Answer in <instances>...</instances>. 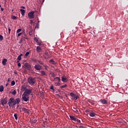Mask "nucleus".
Listing matches in <instances>:
<instances>
[{
  "label": "nucleus",
  "instance_id": "f257e3e1",
  "mask_svg": "<svg viewBox=\"0 0 128 128\" xmlns=\"http://www.w3.org/2000/svg\"><path fill=\"white\" fill-rule=\"evenodd\" d=\"M20 102L21 100H20V98L14 99L11 98L10 100H8H8L6 98H2V100H0V104L4 106V105L8 104V106L12 107V108H14V106H16V104H18Z\"/></svg>",
  "mask_w": 128,
  "mask_h": 128
},
{
  "label": "nucleus",
  "instance_id": "f03ea898",
  "mask_svg": "<svg viewBox=\"0 0 128 128\" xmlns=\"http://www.w3.org/2000/svg\"><path fill=\"white\" fill-rule=\"evenodd\" d=\"M32 89H24V94H22V96H29L30 93H32Z\"/></svg>",
  "mask_w": 128,
  "mask_h": 128
},
{
  "label": "nucleus",
  "instance_id": "7ed1b4c3",
  "mask_svg": "<svg viewBox=\"0 0 128 128\" xmlns=\"http://www.w3.org/2000/svg\"><path fill=\"white\" fill-rule=\"evenodd\" d=\"M35 79V78L30 77L28 78V84L32 86L33 84H34L36 83Z\"/></svg>",
  "mask_w": 128,
  "mask_h": 128
},
{
  "label": "nucleus",
  "instance_id": "20e7f679",
  "mask_svg": "<svg viewBox=\"0 0 128 128\" xmlns=\"http://www.w3.org/2000/svg\"><path fill=\"white\" fill-rule=\"evenodd\" d=\"M28 18L30 19L34 18V12L32 11L31 12H30L28 13Z\"/></svg>",
  "mask_w": 128,
  "mask_h": 128
},
{
  "label": "nucleus",
  "instance_id": "39448f33",
  "mask_svg": "<svg viewBox=\"0 0 128 128\" xmlns=\"http://www.w3.org/2000/svg\"><path fill=\"white\" fill-rule=\"evenodd\" d=\"M24 68L27 70H30V68H32V66L28 63H24Z\"/></svg>",
  "mask_w": 128,
  "mask_h": 128
},
{
  "label": "nucleus",
  "instance_id": "423d86ee",
  "mask_svg": "<svg viewBox=\"0 0 128 128\" xmlns=\"http://www.w3.org/2000/svg\"><path fill=\"white\" fill-rule=\"evenodd\" d=\"M29 96H22V100H24V102H27L30 100L29 98H28Z\"/></svg>",
  "mask_w": 128,
  "mask_h": 128
},
{
  "label": "nucleus",
  "instance_id": "0eeeda50",
  "mask_svg": "<svg viewBox=\"0 0 128 128\" xmlns=\"http://www.w3.org/2000/svg\"><path fill=\"white\" fill-rule=\"evenodd\" d=\"M34 69L36 70L40 71V70H42V66L40 65L37 64L34 65Z\"/></svg>",
  "mask_w": 128,
  "mask_h": 128
},
{
  "label": "nucleus",
  "instance_id": "6e6552de",
  "mask_svg": "<svg viewBox=\"0 0 128 128\" xmlns=\"http://www.w3.org/2000/svg\"><path fill=\"white\" fill-rule=\"evenodd\" d=\"M62 82H68V78H66V76H62V80L60 79Z\"/></svg>",
  "mask_w": 128,
  "mask_h": 128
},
{
  "label": "nucleus",
  "instance_id": "1a4fd4ad",
  "mask_svg": "<svg viewBox=\"0 0 128 128\" xmlns=\"http://www.w3.org/2000/svg\"><path fill=\"white\" fill-rule=\"evenodd\" d=\"M90 117L94 118L96 116V112L94 111H91V112H89Z\"/></svg>",
  "mask_w": 128,
  "mask_h": 128
},
{
  "label": "nucleus",
  "instance_id": "9d476101",
  "mask_svg": "<svg viewBox=\"0 0 128 128\" xmlns=\"http://www.w3.org/2000/svg\"><path fill=\"white\" fill-rule=\"evenodd\" d=\"M100 104H108V101H106V100H100Z\"/></svg>",
  "mask_w": 128,
  "mask_h": 128
},
{
  "label": "nucleus",
  "instance_id": "9b49d317",
  "mask_svg": "<svg viewBox=\"0 0 128 128\" xmlns=\"http://www.w3.org/2000/svg\"><path fill=\"white\" fill-rule=\"evenodd\" d=\"M27 40L26 34H24L22 36V37L21 38V42H22V40Z\"/></svg>",
  "mask_w": 128,
  "mask_h": 128
},
{
  "label": "nucleus",
  "instance_id": "f8f14e48",
  "mask_svg": "<svg viewBox=\"0 0 128 128\" xmlns=\"http://www.w3.org/2000/svg\"><path fill=\"white\" fill-rule=\"evenodd\" d=\"M54 81L59 82H62L60 80V78H59V77L54 78Z\"/></svg>",
  "mask_w": 128,
  "mask_h": 128
},
{
  "label": "nucleus",
  "instance_id": "ddd939ff",
  "mask_svg": "<svg viewBox=\"0 0 128 128\" xmlns=\"http://www.w3.org/2000/svg\"><path fill=\"white\" fill-rule=\"evenodd\" d=\"M36 51H37V52H42V48L40 46H37V48H36Z\"/></svg>",
  "mask_w": 128,
  "mask_h": 128
},
{
  "label": "nucleus",
  "instance_id": "4468645a",
  "mask_svg": "<svg viewBox=\"0 0 128 128\" xmlns=\"http://www.w3.org/2000/svg\"><path fill=\"white\" fill-rule=\"evenodd\" d=\"M72 109H73L74 112H75V113L76 114H78V109H77V108L75 106L72 108Z\"/></svg>",
  "mask_w": 128,
  "mask_h": 128
},
{
  "label": "nucleus",
  "instance_id": "2eb2a0df",
  "mask_svg": "<svg viewBox=\"0 0 128 128\" xmlns=\"http://www.w3.org/2000/svg\"><path fill=\"white\" fill-rule=\"evenodd\" d=\"M8 62V60H6V58H4V59H2V65H6V62Z\"/></svg>",
  "mask_w": 128,
  "mask_h": 128
},
{
  "label": "nucleus",
  "instance_id": "dca6fc26",
  "mask_svg": "<svg viewBox=\"0 0 128 128\" xmlns=\"http://www.w3.org/2000/svg\"><path fill=\"white\" fill-rule=\"evenodd\" d=\"M68 117L70 118V120H78V119L76 118H74V116H68Z\"/></svg>",
  "mask_w": 128,
  "mask_h": 128
},
{
  "label": "nucleus",
  "instance_id": "f3484780",
  "mask_svg": "<svg viewBox=\"0 0 128 128\" xmlns=\"http://www.w3.org/2000/svg\"><path fill=\"white\" fill-rule=\"evenodd\" d=\"M49 58V54H48V52H45L44 53V58L46 59Z\"/></svg>",
  "mask_w": 128,
  "mask_h": 128
},
{
  "label": "nucleus",
  "instance_id": "a211bd4d",
  "mask_svg": "<svg viewBox=\"0 0 128 128\" xmlns=\"http://www.w3.org/2000/svg\"><path fill=\"white\" fill-rule=\"evenodd\" d=\"M38 64H40V65H43V66H44V68H45L46 69V66L44 65V63H43V62H42V61L38 60Z\"/></svg>",
  "mask_w": 128,
  "mask_h": 128
},
{
  "label": "nucleus",
  "instance_id": "6ab92c4d",
  "mask_svg": "<svg viewBox=\"0 0 128 128\" xmlns=\"http://www.w3.org/2000/svg\"><path fill=\"white\" fill-rule=\"evenodd\" d=\"M87 102H88V103L92 105H94L96 104V102H94V101H93L92 100H88Z\"/></svg>",
  "mask_w": 128,
  "mask_h": 128
},
{
  "label": "nucleus",
  "instance_id": "aec40b11",
  "mask_svg": "<svg viewBox=\"0 0 128 128\" xmlns=\"http://www.w3.org/2000/svg\"><path fill=\"white\" fill-rule=\"evenodd\" d=\"M20 12H21V15H22V16H24L25 12L24 10L20 9Z\"/></svg>",
  "mask_w": 128,
  "mask_h": 128
},
{
  "label": "nucleus",
  "instance_id": "412c9836",
  "mask_svg": "<svg viewBox=\"0 0 128 128\" xmlns=\"http://www.w3.org/2000/svg\"><path fill=\"white\" fill-rule=\"evenodd\" d=\"M49 63H50L53 65H55L56 64L55 62L54 61V60H49Z\"/></svg>",
  "mask_w": 128,
  "mask_h": 128
},
{
  "label": "nucleus",
  "instance_id": "4be33fe9",
  "mask_svg": "<svg viewBox=\"0 0 128 128\" xmlns=\"http://www.w3.org/2000/svg\"><path fill=\"white\" fill-rule=\"evenodd\" d=\"M22 34L26 35V34H24V31H23L22 32L18 34V36H21V35H22Z\"/></svg>",
  "mask_w": 128,
  "mask_h": 128
},
{
  "label": "nucleus",
  "instance_id": "5701e85b",
  "mask_svg": "<svg viewBox=\"0 0 128 128\" xmlns=\"http://www.w3.org/2000/svg\"><path fill=\"white\" fill-rule=\"evenodd\" d=\"M70 96H71V97L77 96H76V94H74L72 92H70Z\"/></svg>",
  "mask_w": 128,
  "mask_h": 128
},
{
  "label": "nucleus",
  "instance_id": "b1692460",
  "mask_svg": "<svg viewBox=\"0 0 128 128\" xmlns=\"http://www.w3.org/2000/svg\"><path fill=\"white\" fill-rule=\"evenodd\" d=\"M22 111H24V112H28V110L27 108H22Z\"/></svg>",
  "mask_w": 128,
  "mask_h": 128
},
{
  "label": "nucleus",
  "instance_id": "393cba45",
  "mask_svg": "<svg viewBox=\"0 0 128 128\" xmlns=\"http://www.w3.org/2000/svg\"><path fill=\"white\" fill-rule=\"evenodd\" d=\"M10 93H11V94H12V96L16 95V90H14V91L11 92Z\"/></svg>",
  "mask_w": 128,
  "mask_h": 128
},
{
  "label": "nucleus",
  "instance_id": "a878e982",
  "mask_svg": "<svg viewBox=\"0 0 128 128\" xmlns=\"http://www.w3.org/2000/svg\"><path fill=\"white\" fill-rule=\"evenodd\" d=\"M4 91V86H0V92H2Z\"/></svg>",
  "mask_w": 128,
  "mask_h": 128
},
{
  "label": "nucleus",
  "instance_id": "bb28decb",
  "mask_svg": "<svg viewBox=\"0 0 128 128\" xmlns=\"http://www.w3.org/2000/svg\"><path fill=\"white\" fill-rule=\"evenodd\" d=\"M22 54H20V56H18V60H21V56H22Z\"/></svg>",
  "mask_w": 128,
  "mask_h": 128
},
{
  "label": "nucleus",
  "instance_id": "cd10ccee",
  "mask_svg": "<svg viewBox=\"0 0 128 128\" xmlns=\"http://www.w3.org/2000/svg\"><path fill=\"white\" fill-rule=\"evenodd\" d=\"M66 86H68V85L64 84L62 86H60V88H66Z\"/></svg>",
  "mask_w": 128,
  "mask_h": 128
},
{
  "label": "nucleus",
  "instance_id": "c85d7f7f",
  "mask_svg": "<svg viewBox=\"0 0 128 128\" xmlns=\"http://www.w3.org/2000/svg\"><path fill=\"white\" fill-rule=\"evenodd\" d=\"M73 120L74 122H78V123H81V121L79 120Z\"/></svg>",
  "mask_w": 128,
  "mask_h": 128
},
{
  "label": "nucleus",
  "instance_id": "c756f323",
  "mask_svg": "<svg viewBox=\"0 0 128 128\" xmlns=\"http://www.w3.org/2000/svg\"><path fill=\"white\" fill-rule=\"evenodd\" d=\"M39 28V24L37 23V24H36V26H34V28Z\"/></svg>",
  "mask_w": 128,
  "mask_h": 128
},
{
  "label": "nucleus",
  "instance_id": "7c9ffc66",
  "mask_svg": "<svg viewBox=\"0 0 128 128\" xmlns=\"http://www.w3.org/2000/svg\"><path fill=\"white\" fill-rule=\"evenodd\" d=\"M30 55V52H26V54H24V56H28Z\"/></svg>",
  "mask_w": 128,
  "mask_h": 128
},
{
  "label": "nucleus",
  "instance_id": "2f4dec72",
  "mask_svg": "<svg viewBox=\"0 0 128 128\" xmlns=\"http://www.w3.org/2000/svg\"><path fill=\"white\" fill-rule=\"evenodd\" d=\"M11 18H12L14 20H16V17L14 16H11Z\"/></svg>",
  "mask_w": 128,
  "mask_h": 128
},
{
  "label": "nucleus",
  "instance_id": "473e14b6",
  "mask_svg": "<svg viewBox=\"0 0 128 128\" xmlns=\"http://www.w3.org/2000/svg\"><path fill=\"white\" fill-rule=\"evenodd\" d=\"M41 74H42V76H46V72L44 71H42L40 72Z\"/></svg>",
  "mask_w": 128,
  "mask_h": 128
},
{
  "label": "nucleus",
  "instance_id": "72a5a7b5",
  "mask_svg": "<svg viewBox=\"0 0 128 128\" xmlns=\"http://www.w3.org/2000/svg\"><path fill=\"white\" fill-rule=\"evenodd\" d=\"M21 31H22V29H21V28H20V29L18 30V31H16V33L18 34V33H20V32H21Z\"/></svg>",
  "mask_w": 128,
  "mask_h": 128
},
{
  "label": "nucleus",
  "instance_id": "f704fd0d",
  "mask_svg": "<svg viewBox=\"0 0 128 128\" xmlns=\"http://www.w3.org/2000/svg\"><path fill=\"white\" fill-rule=\"evenodd\" d=\"M14 117L15 118V120H17V114H14Z\"/></svg>",
  "mask_w": 128,
  "mask_h": 128
},
{
  "label": "nucleus",
  "instance_id": "c9c22d12",
  "mask_svg": "<svg viewBox=\"0 0 128 128\" xmlns=\"http://www.w3.org/2000/svg\"><path fill=\"white\" fill-rule=\"evenodd\" d=\"M11 86H14V80L11 81Z\"/></svg>",
  "mask_w": 128,
  "mask_h": 128
},
{
  "label": "nucleus",
  "instance_id": "e433bc0d",
  "mask_svg": "<svg viewBox=\"0 0 128 128\" xmlns=\"http://www.w3.org/2000/svg\"><path fill=\"white\" fill-rule=\"evenodd\" d=\"M20 61H18V66L21 67V64L19 62Z\"/></svg>",
  "mask_w": 128,
  "mask_h": 128
},
{
  "label": "nucleus",
  "instance_id": "4c0bfd02",
  "mask_svg": "<svg viewBox=\"0 0 128 128\" xmlns=\"http://www.w3.org/2000/svg\"><path fill=\"white\" fill-rule=\"evenodd\" d=\"M72 98H74V99H75V100H77V98H78V96H72Z\"/></svg>",
  "mask_w": 128,
  "mask_h": 128
},
{
  "label": "nucleus",
  "instance_id": "58836bf2",
  "mask_svg": "<svg viewBox=\"0 0 128 128\" xmlns=\"http://www.w3.org/2000/svg\"><path fill=\"white\" fill-rule=\"evenodd\" d=\"M3 37L2 35H0V41H2Z\"/></svg>",
  "mask_w": 128,
  "mask_h": 128
},
{
  "label": "nucleus",
  "instance_id": "ea45409f",
  "mask_svg": "<svg viewBox=\"0 0 128 128\" xmlns=\"http://www.w3.org/2000/svg\"><path fill=\"white\" fill-rule=\"evenodd\" d=\"M52 77L53 78H55V74L54 73L52 74Z\"/></svg>",
  "mask_w": 128,
  "mask_h": 128
},
{
  "label": "nucleus",
  "instance_id": "a19ab883",
  "mask_svg": "<svg viewBox=\"0 0 128 128\" xmlns=\"http://www.w3.org/2000/svg\"><path fill=\"white\" fill-rule=\"evenodd\" d=\"M50 90H54V86H50Z\"/></svg>",
  "mask_w": 128,
  "mask_h": 128
},
{
  "label": "nucleus",
  "instance_id": "79ce46f5",
  "mask_svg": "<svg viewBox=\"0 0 128 128\" xmlns=\"http://www.w3.org/2000/svg\"><path fill=\"white\" fill-rule=\"evenodd\" d=\"M55 84H56V86H60V83L56 82V83H55Z\"/></svg>",
  "mask_w": 128,
  "mask_h": 128
},
{
  "label": "nucleus",
  "instance_id": "37998d69",
  "mask_svg": "<svg viewBox=\"0 0 128 128\" xmlns=\"http://www.w3.org/2000/svg\"><path fill=\"white\" fill-rule=\"evenodd\" d=\"M34 42H38V40L36 39V38H34Z\"/></svg>",
  "mask_w": 128,
  "mask_h": 128
},
{
  "label": "nucleus",
  "instance_id": "c03bdc74",
  "mask_svg": "<svg viewBox=\"0 0 128 128\" xmlns=\"http://www.w3.org/2000/svg\"><path fill=\"white\" fill-rule=\"evenodd\" d=\"M8 34H10V32H11V29H10V28H8Z\"/></svg>",
  "mask_w": 128,
  "mask_h": 128
},
{
  "label": "nucleus",
  "instance_id": "a18cd8bd",
  "mask_svg": "<svg viewBox=\"0 0 128 128\" xmlns=\"http://www.w3.org/2000/svg\"><path fill=\"white\" fill-rule=\"evenodd\" d=\"M32 62H36V58H32Z\"/></svg>",
  "mask_w": 128,
  "mask_h": 128
},
{
  "label": "nucleus",
  "instance_id": "49530a36",
  "mask_svg": "<svg viewBox=\"0 0 128 128\" xmlns=\"http://www.w3.org/2000/svg\"><path fill=\"white\" fill-rule=\"evenodd\" d=\"M91 111H92V110H86V112H90Z\"/></svg>",
  "mask_w": 128,
  "mask_h": 128
},
{
  "label": "nucleus",
  "instance_id": "de8ad7c7",
  "mask_svg": "<svg viewBox=\"0 0 128 128\" xmlns=\"http://www.w3.org/2000/svg\"><path fill=\"white\" fill-rule=\"evenodd\" d=\"M33 24V20H30V24Z\"/></svg>",
  "mask_w": 128,
  "mask_h": 128
},
{
  "label": "nucleus",
  "instance_id": "09e8293b",
  "mask_svg": "<svg viewBox=\"0 0 128 128\" xmlns=\"http://www.w3.org/2000/svg\"><path fill=\"white\" fill-rule=\"evenodd\" d=\"M24 74H27V70H24Z\"/></svg>",
  "mask_w": 128,
  "mask_h": 128
},
{
  "label": "nucleus",
  "instance_id": "8fccbe9b",
  "mask_svg": "<svg viewBox=\"0 0 128 128\" xmlns=\"http://www.w3.org/2000/svg\"><path fill=\"white\" fill-rule=\"evenodd\" d=\"M37 44H38V46H40V45L42 44L40 43L39 42H37Z\"/></svg>",
  "mask_w": 128,
  "mask_h": 128
},
{
  "label": "nucleus",
  "instance_id": "3c124183",
  "mask_svg": "<svg viewBox=\"0 0 128 128\" xmlns=\"http://www.w3.org/2000/svg\"><path fill=\"white\" fill-rule=\"evenodd\" d=\"M18 108V110H22V108H24L20 107V108Z\"/></svg>",
  "mask_w": 128,
  "mask_h": 128
},
{
  "label": "nucleus",
  "instance_id": "603ef678",
  "mask_svg": "<svg viewBox=\"0 0 128 128\" xmlns=\"http://www.w3.org/2000/svg\"><path fill=\"white\" fill-rule=\"evenodd\" d=\"M20 8H22V9H24V6H21Z\"/></svg>",
  "mask_w": 128,
  "mask_h": 128
},
{
  "label": "nucleus",
  "instance_id": "864d4df0",
  "mask_svg": "<svg viewBox=\"0 0 128 128\" xmlns=\"http://www.w3.org/2000/svg\"><path fill=\"white\" fill-rule=\"evenodd\" d=\"M14 74H17V72L16 71L14 72Z\"/></svg>",
  "mask_w": 128,
  "mask_h": 128
},
{
  "label": "nucleus",
  "instance_id": "5fc2aeb1",
  "mask_svg": "<svg viewBox=\"0 0 128 128\" xmlns=\"http://www.w3.org/2000/svg\"><path fill=\"white\" fill-rule=\"evenodd\" d=\"M78 128H84V126H78Z\"/></svg>",
  "mask_w": 128,
  "mask_h": 128
},
{
  "label": "nucleus",
  "instance_id": "6e6d98bb",
  "mask_svg": "<svg viewBox=\"0 0 128 128\" xmlns=\"http://www.w3.org/2000/svg\"><path fill=\"white\" fill-rule=\"evenodd\" d=\"M0 10H2V12L4 11V8H0Z\"/></svg>",
  "mask_w": 128,
  "mask_h": 128
},
{
  "label": "nucleus",
  "instance_id": "4d7b16f0",
  "mask_svg": "<svg viewBox=\"0 0 128 128\" xmlns=\"http://www.w3.org/2000/svg\"><path fill=\"white\" fill-rule=\"evenodd\" d=\"M8 82H10V78L8 79Z\"/></svg>",
  "mask_w": 128,
  "mask_h": 128
},
{
  "label": "nucleus",
  "instance_id": "13d9d810",
  "mask_svg": "<svg viewBox=\"0 0 128 128\" xmlns=\"http://www.w3.org/2000/svg\"><path fill=\"white\" fill-rule=\"evenodd\" d=\"M20 108V107H18V106H16V108Z\"/></svg>",
  "mask_w": 128,
  "mask_h": 128
},
{
  "label": "nucleus",
  "instance_id": "bf43d9fd",
  "mask_svg": "<svg viewBox=\"0 0 128 128\" xmlns=\"http://www.w3.org/2000/svg\"><path fill=\"white\" fill-rule=\"evenodd\" d=\"M46 122V121H44V122H43V123H44V124H45Z\"/></svg>",
  "mask_w": 128,
  "mask_h": 128
},
{
  "label": "nucleus",
  "instance_id": "052dcab7",
  "mask_svg": "<svg viewBox=\"0 0 128 128\" xmlns=\"http://www.w3.org/2000/svg\"><path fill=\"white\" fill-rule=\"evenodd\" d=\"M36 120H34V121L33 122V123H36Z\"/></svg>",
  "mask_w": 128,
  "mask_h": 128
},
{
  "label": "nucleus",
  "instance_id": "680f3d73",
  "mask_svg": "<svg viewBox=\"0 0 128 128\" xmlns=\"http://www.w3.org/2000/svg\"><path fill=\"white\" fill-rule=\"evenodd\" d=\"M44 120H45L46 121V118H44Z\"/></svg>",
  "mask_w": 128,
  "mask_h": 128
},
{
  "label": "nucleus",
  "instance_id": "e2e57ef3",
  "mask_svg": "<svg viewBox=\"0 0 128 128\" xmlns=\"http://www.w3.org/2000/svg\"><path fill=\"white\" fill-rule=\"evenodd\" d=\"M8 84H6V86H8Z\"/></svg>",
  "mask_w": 128,
  "mask_h": 128
},
{
  "label": "nucleus",
  "instance_id": "0e129e2a",
  "mask_svg": "<svg viewBox=\"0 0 128 128\" xmlns=\"http://www.w3.org/2000/svg\"><path fill=\"white\" fill-rule=\"evenodd\" d=\"M0 8H2V5H0Z\"/></svg>",
  "mask_w": 128,
  "mask_h": 128
},
{
  "label": "nucleus",
  "instance_id": "69168bd1",
  "mask_svg": "<svg viewBox=\"0 0 128 128\" xmlns=\"http://www.w3.org/2000/svg\"><path fill=\"white\" fill-rule=\"evenodd\" d=\"M4 1L6 2V0H4Z\"/></svg>",
  "mask_w": 128,
  "mask_h": 128
},
{
  "label": "nucleus",
  "instance_id": "338daca9",
  "mask_svg": "<svg viewBox=\"0 0 128 128\" xmlns=\"http://www.w3.org/2000/svg\"><path fill=\"white\" fill-rule=\"evenodd\" d=\"M38 22L39 23V21H38Z\"/></svg>",
  "mask_w": 128,
  "mask_h": 128
},
{
  "label": "nucleus",
  "instance_id": "774afa93",
  "mask_svg": "<svg viewBox=\"0 0 128 128\" xmlns=\"http://www.w3.org/2000/svg\"><path fill=\"white\" fill-rule=\"evenodd\" d=\"M12 12H14V10H12Z\"/></svg>",
  "mask_w": 128,
  "mask_h": 128
}]
</instances>
